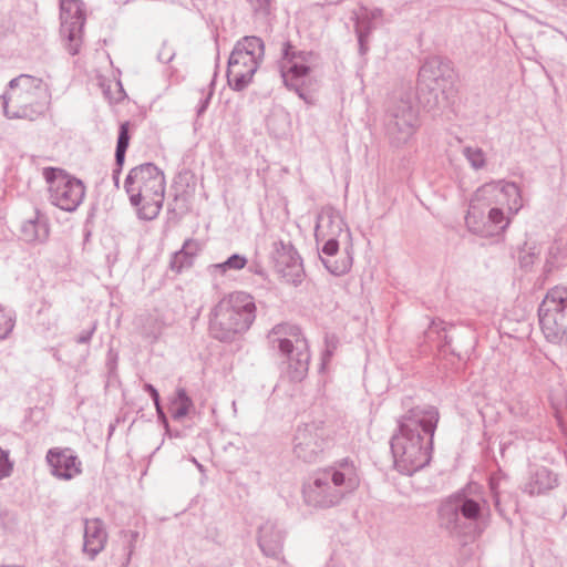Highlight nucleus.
Instances as JSON below:
<instances>
[{
  "label": "nucleus",
  "instance_id": "1",
  "mask_svg": "<svg viewBox=\"0 0 567 567\" xmlns=\"http://www.w3.org/2000/svg\"><path fill=\"white\" fill-rule=\"evenodd\" d=\"M411 398L402 401L406 412L398 420V431L390 440L394 466L404 475H412L429 465L440 421L437 408L430 404L411 405Z\"/></svg>",
  "mask_w": 567,
  "mask_h": 567
},
{
  "label": "nucleus",
  "instance_id": "2",
  "mask_svg": "<svg viewBox=\"0 0 567 567\" xmlns=\"http://www.w3.org/2000/svg\"><path fill=\"white\" fill-rule=\"evenodd\" d=\"M515 215L522 208V196L515 183H489L480 187L470 200L465 216L467 229L482 237H491L504 231L511 223L503 207Z\"/></svg>",
  "mask_w": 567,
  "mask_h": 567
},
{
  "label": "nucleus",
  "instance_id": "3",
  "mask_svg": "<svg viewBox=\"0 0 567 567\" xmlns=\"http://www.w3.org/2000/svg\"><path fill=\"white\" fill-rule=\"evenodd\" d=\"M491 506L483 486L470 483L444 499L439 507L440 526L453 537L473 539L488 524Z\"/></svg>",
  "mask_w": 567,
  "mask_h": 567
},
{
  "label": "nucleus",
  "instance_id": "4",
  "mask_svg": "<svg viewBox=\"0 0 567 567\" xmlns=\"http://www.w3.org/2000/svg\"><path fill=\"white\" fill-rule=\"evenodd\" d=\"M359 486V476L352 461L343 458L336 465L317 471L302 488L305 502L312 507L336 506Z\"/></svg>",
  "mask_w": 567,
  "mask_h": 567
},
{
  "label": "nucleus",
  "instance_id": "5",
  "mask_svg": "<svg viewBox=\"0 0 567 567\" xmlns=\"http://www.w3.org/2000/svg\"><path fill=\"white\" fill-rule=\"evenodd\" d=\"M1 103L7 118L35 121L50 104V91L42 79L20 74L9 82Z\"/></svg>",
  "mask_w": 567,
  "mask_h": 567
},
{
  "label": "nucleus",
  "instance_id": "6",
  "mask_svg": "<svg viewBox=\"0 0 567 567\" xmlns=\"http://www.w3.org/2000/svg\"><path fill=\"white\" fill-rule=\"evenodd\" d=\"M255 319L256 305L252 296L244 291H235L213 308L209 332L214 339L229 342L245 333Z\"/></svg>",
  "mask_w": 567,
  "mask_h": 567
},
{
  "label": "nucleus",
  "instance_id": "7",
  "mask_svg": "<svg viewBox=\"0 0 567 567\" xmlns=\"http://www.w3.org/2000/svg\"><path fill=\"white\" fill-rule=\"evenodd\" d=\"M267 339L271 348H277L279 354L286 359L290 380H303L309 370L310 352L308 340L300 327L289 322L278 323L268 332Z\"/></svg>",
  "mask_w": 567,
  "mask_h": 567
},
{
  "label": "nucleus",
  "instance_id": "8",
  "mask_svg": "<svg viewBox=\"0 0 567 567\" xmlns=\"http://www.w3.org/2000/svg\"><path fill=\"white\" fill-rule=\"evenodd\" d=\"M264 55L265 44L258 37L247 35L236 42L227 66V81L234 91H243L250 84Z\"/></svg>",
  "mask_w": 567,
  "mask_h": 567
},
{
  "label": "nucleus",
  "instance_id": "9",
  "mask_svg": "<svg viewBox=\"0 0 567 567\" xmlns=\"http://www.w3.org/2000/svg\"><path fill=\"white\" fill-rule=\"evenodd\" d=\"M313 53L311 51L296 50L289 42H285L281 49V58L278 62V69L285 86L297 93L306 103L310 104L309 78L310 63Z\"/></svg>",
  "mask_w": 567,
  "mask_h": 567
},
{
  "label": "nucleus",
  "instance_id": "10",
  "mask_svg": "<svg viewBox=\"0 0 567 567\" xmlns=\"http://www.w3.org/2000/svg\"><path fill=\"white\" fill-rule=\"evenodd\" d=\"M545 338L551 343L567 344V287H554L538 307Z\"/></svg>",
  "mask_w": 567,
  "mask_h": 567
},
{
  "label": "nucleus",
  "instance_id": "11",
  "mask_svg": "<svg viewBox=\"0 0 567 567\" xmlns=\"http://www.w3.org/2000/svg\"><path fill=\"white\" fill-rule=\"evenodd\" d=\"M124 188L134 207H138L143 199L159 200L165 192V177L163 172L153 163H144L130 171Z\"/></svg>",
  "mask_w": 567,
  "mask_h": 567
},
{
  "label": "nucleus",
  "instance_id": "12",
  "mask_svg": "<svg viewBox=\"0 0 567 567\" xmlns=\"http://www.w3.org/2000/svg\"><path fill=\"white\" fill-rule=\"evenodd\" d=\"M42 174L49 185L51 203L66 212L75 210L85 196L83 182L56 167H45Z\"/></svg>",
  "mask_w": 567,
  "mask_h": 567
},
{
  "label": "nucleus",
  "instance_id": "13",
  "mask_svg": "<svg viewBox=\"0 0 567 567\" xmlns=\"http://www.w3.org/2000/svg\"><path fill=\"white\" fill-rule=\"evenodd\" d=\"M386 135L394 146L410 141L417 127V112L409 97L393 101L384 118Z\"/></svg>",
  "mask_w": 567,
  "mask_h": 567
},
{
  "label": "nucleus",
  "instance_id": "14",
  "mask_svg": "<svg viewBox=\"0 0 567 567\" xmlns=\"http://www.w3.org/2000/svg\"><path fill=\"white\" fill-rule=\"evenodd\" d=\"M84 4L80 0H61L60 2V35L64 48L71 55L80 52L83 43L85 24Z\"/></svg>",
  "mask_w": 567,
  "mask_h": 567
},
{
  "label": "nucleus",
  "instance_id": "15",
  "mask_svg": "<svg viewBox=\"0 0 567 567\" xmlns=\"http://www.w3.org/2000/svg\"><path fill=\"white\" fill-rule=\"evenodd\" d=\"M454 71L451 62L439 56L427 59L419 71L417 90L420 93L427 90L433 95L435 103L439 93L444 94L453 84Z\"/></svg>",
  "mask_w": 567,
  "mask_h": 567
},
{
  "label": "nucleus",
  "instance_id": "16",
  "mask_svg": "<svg viewBox=\"0 0 567 567\" xmlns=\"http://www.w3.org/2000/svg\"><path fill=\"white\" fill-rule=\"evenodd\" d=\"M326 435V431L315 423L299 426L293 437L295 455L308 463L318 461L328 445Z\"/></svg>",
  "mask_w": 567,
  "mask_h": 567
},
{
  "label": "nucleus",
  "instance_id": "17",
  "mask_svg": "<svg viewBox=\"0 0 567 567\" xmlns=\"http://www.w3.org/2000/svg\"><path fill=\"white\" fill-rule=\"evenodd\" d=\"M271 259L277 274L288 284L297 286L303 277L302 260L291 244L274 243Z\"/></svg>",
  "mask_w": 567,
  "mask_h": 567
},
{
  "label": "nucleus",
  "instance_id": "18",
  "mask_svg": "<svg viewBox=\"0 0 567 567\" xmlns=\"http://www.w3.org/2000/svg\"><path fill=\"white\" fill-rule=\"evenodd\" d=\"M286 532L276 522L267 520L258 528L257 543L264 556L274 559L277 567H290L282 555Z\"/></svg>",
  "mask_w": 567,
  "mask_h": 567
},
{
  "label": "nucleus",
  "instance_id": "19",
  "mask_svg": "<svg viewBox=\"0 0 567 567\" xmlns=\"http://www.w3.org/2000/svg\"><path fill=\"white\" fill-rule=\"evenodd\" d=\"M47 462L51 468L52 475L60 480H72L82 472L81 461L69 447L50 449L47 453Z\"/></svg>",
  "mask_w": 567,
  "mask_h": 567
},
{
  "label": "nucleus",
  "instance_id": "20",
  "mask_svg": "<svg viewBox=\"0 0 567 567\" xmlns=\"http://www.w3.org/2000/svg\"><path fill=\"white\" fill-rule=\"evenodd\" d=\"M107 533L104 523L99 519H86L84 524L83 551L94 559L105 547Z\"/></svg>",
  "mask_w": 567,
  "mask_h": 567
},
{
  "label": "nucleus",
  "instance_id": "21",
  "mask_svg": "<svg viewBox=\"0 0 567 567\" xmlns=\"http://www.w3.org/2000/svg\"><path fill=\"white\" fill-rule=\"evenodd\" d=\"M343 220L332 207H323L317 215L315 236L317 241L338 237L343 230Z\"/></svg>",
  "mask_w": 567,
  "mask_h": 567
},
{
  "label": "nucleus",
  "instance_id": "22",
  "mask_svg": "<svg viewBox=\"0 0 567 567\" xmlns=\"http://www.w3.org/2000/svg\"><path fill=\"white\" fill-rule=\"evenodd\" d=\"M557 485V476L545 466H535L530 470L523 491L530 496L544 494Z\"/></svg>",
  "mask_w": 567,
  "mask_h": 567
},
{
  "label": "nucleus",
  "instance_id": "23",
  "mask_svg": "<svg viewBox=\"0 0 567 567\" xmlns=\"http://www.w3.org/2000/svg\"><path fill=\"white\" fill-rule=\"evenodd\" d=\"M21 237L27 243H44L49 237L48 218L35 210L34 217L22 223Z\"/></svg>",
  "mask_w": 567,
  "mask_h": 567
},
{
  "label": "nucleus",
  "instance_id": "24",
  "mask_svg": "<svg viewBox=\"0 0 567 567\" xmlns=\"http://www.w3.org/2000/svg\"><path fill=\"white\" fill-rule=\"evenodd\" d=\"M130 124L124 122L120 125L117 143L115 148V168L113 171V182L116 188L120 187V175L125 161V154L130 145Z\"/></svg>",
  "mask_w": 567,
  "mask_h": 567
},
{
  "label": "nucleus",
  "instance_id": "25",
  "mask_svg": "<svg viewBox=\"0 0 567 567\" xmlns=\"http://www.w3.org/2000/svg\"><path fill=\"white\" fill-rule=\"evenodd\" d=\"M193 408V401L187 395V392L183 388H178L176 396L171 404V414L175 421H179L185 417L189 410Z\"/></svg>",
  "mask_w": 567,
  "mask_h": 567
},
{
  "label": "nucleus",
  "instance_id": "26",
  "mask_svg": "<svg viewBox=\"0 0 567 567\" xmlns=\"http://www.w3.org/2000/svg\"><path fill=\"white\" fill-rule=\"evenodd\" d=\"M542 246L536 243H525L518 254V262L520 268L529 270L539 259Z\"/></svg>",
  "mask_w": 567,
  "mask_h": 567
},
{
  "label": "nucleus",
  "instance_id": "27",
  "mask_svg": "<svg viewBox=\"0 0 567 567\" xmlns=\"http://www.w3.org/2000/svg\"><path fill=\"white\" fill-rule=\"evenodd\" d=\"M248 260L240 254H233L225 261L210 266L212 274L225 275L229 270H241L246 267Z\"/></svg>",
  "mask_w": 567,
  "mask_h": 567
},
{
  "label": "nucleus",
  "instance_id": "28",
  "mask_svg": "<svg viewBox=\"0 0 567 567\" xmlns=\"http://www.w3.org/2000/svg\"><path fill=\"white\" fill-rule=\"evenodd\" d=\"M354 29L357 37H370L371 32L375 29V24L371 21L368 14V8H361L359 13H355Z\"/></svg>",
  "mask_w": 567,
  "mask_h": 567
},
{
  "label": "nucleus",
  "instance_id": "29",
  "mask_svg": "<svg viewBox=\"0 0 567 567\" xmlns=\"http://www.w3.org/2000/svg\"><path fill=\"white\" fill-rule=\"evenodd\" d=\"M158 197H159V200H155V199H143L142 200V203H144V204L138 209L140 218L151 220L159 214L162 206H163L164 195H161Z\"/></svg>",
  "mask_w": 567,
  "mask_h": 567
},
{
  "label": "nucleus",
  "instance_id": "30",
  "mask_svg": "<svg viewBox=\"0 0 567 567\" xmlns=\"http://www.w3.org/2000/svg\"><path fill=\"white\" fill-rule=\"evenodd\" d=\"M321 261L327 268V270L334 276L344 275L351 268L350 257L343 258L342 260H332L331 258L321 257Z\"/></svg>",
  "mask_w": 567,
  "mask_h": 567
},
{
  "label": "nucleus",
  "instance_id": "31",
  "mask_svg": "<svg viewBox=\"0 0 567 567\" xmlns=\"http://www.w3.org/2000/svg\"><path fill=\"white\" fill-rule=\"evenodd\" d=\"M463 154L474 169H481L485 166V153L482 148L466 146Z\"/></svg>",
  "mask_w": 567,
  "mask_h": 567
},
{
  "label": "nucleus",
  "instance_id": "32",
  "mask_svg": "<svg viewBox=\"0 0 567 567\" xmlns=\"http://www.w3.org/2000/svg\"><path fill=\"white\" fill-rule=\"evenodd\" d=\"M123 535L126 538L125 547H124V549L126 550V556L122 564V567H127L131 561L132 555L135 550L136 543L140 537V533L136 530H127V532H123Z\"/></svg>",
  "mask_w": 567,
  "mask_h": 567
},
{
  "label": "nucleus",
  "instance_id": "33",
  "mask_svg": "<svg viewBox=\"0 0 567 567\" xmlns=\"http://www.w3.org/2000/svg\"><path fill=\"white\" fill-rule=\"evenodd\" d=\"M193 259L189 256H185V251H176L169 262L171 269L181 272L184 268L190 267Z\"/></svg>",
  "mask_w": 567,
  "mask_h": 567
},
{
  "label": "nucleus",
  "instance_id": "34",
  "mask_svg": "<svg viewBox=\"0 0 567 567\" xmlns=\"http://www.w3.org/2000/svg\"><path fill=\"white\" fill-rule=\"evenodd\" d=\"M256 17L266 18L270 14L271 0H248Z\"/></svg>",
  "mask_w": 567,
  "mask_h": 567
},
{
  "label": "nucleus",
  "instance_id": "35",
  "mask_svg": "<svg viewBox=\"0 0 567 567\" xmlns=\"http://www.w3.org/2000/svg\"><path fill=\"white\" fill-rule=\"evenodd\" d=\"M14 327L13 319L0 309V340L6 339Z\"/></svg>",
  "mask_w": 567,
  "mask_h": 567
},
{
  "label": "nucleus",
  "instance_id": "36",
  "mask_svg": "<svg viewBox=\"0 0 567 567\" xmlns=\"http://www.w3.org/2000/svg\"><path fill=\"white\" fill-rule=\"evenodd\" d=\"M176 55V51L174 48L167 42L164 41L157 52V61L161 63H168L171 62Z\"/></svg>",
  "mask_w": 567,
  "mask_h": 567
},
{
  "label": "nucleus",
  "instance_id": "37",
  "mask_svg": "<svg viewBox=\"0 0 567 567\" xmlns=\"http://www.w3.org/2000/svg\"><path fill=\"white\" fill-rule=\"evenodd\" d=\"M214 86H215V81L214 79L212 80L210 84H209V90L207 91V93L200 99L199 101V104L197 106V115L200 116L202 114H204V112L207 110L209 103H210V100H212V96L214 94Z\"/></svg>",
  "mask_w": 567,
  "mask_h": 567
},
{
  "label": "nucleus",
  "instance_id": "38",
  "mask_svg": "<svg viewBox=\"0 0 567 567\" xmlns=\"http://www.w3.org/2000/svg\"><path fill=\"white\" fill-rule=\"evenodd\" d=\"M12 464L9 461V453L0 449V478L10 475Z\"/></svg>",
  "mask_w": 567,
  "mask_h": 567
},
{
  "label": "nucleus",
  "instance_id": "39",
  "mask_svg": "<svg viewBox=\"0 0 567 567\" xmlns=\"http://www.w3.org/2000/svg\"><path fill=\"white\" fill-rule=\"evenodd\" d=\"M498 487H499V478L492 476L489 478V489H491V493H492V496H493L495 508L497 509V512L499 514H503V511H502L501 505H499V491H498Z\"/></svg>",
  "mask_w": 567,
  "mask_h": 567
},
{
  "label": "nucleus",
  "instance_id": "40",
  "mask_svg": "<svg viewBox=\"0 0 567 567\" xmlns=\"http://www.w3.org/2000/svg\"><path fill=\"white\" fill-rule=\"evenodd\" d=\"M326 243L322 246L321 251L327 255L329 258L333 257L339 250V243L337 237H328L326 238Z\"/></svg>",
  "mask_w": 567,
  "mask_h": 567
},
{
  "label": "nucleus",
  "instance_id": "41",
  "mask_svg": "<svg viewBox=\"0 0 567 567\" xmlns=\"http://www.w3.org/2000/svg\"><path fill=\"white\" fill-rule=\"evenodd\" d=\"M179 251H185V256H189L190 259H194V256L196 255L197 251L196 241L192 239L186 240Z\"/></svg>",
  "mask_w": 567,
  "mask_h": 567
},
{
  "label": "nucleus",
  "instance_id": "42",
  "mask_svg": "<svg viewBox=\"0 0 567 567\" xmlns=\"http://www.w3.org/2000/svg\"><path fill=\"white\" fill-rule=\"evenodd\" d=\"M154 405H155V409H156V413H157V416H158V420L159 422L164 425L165 430L167 432H169V424H168V420H167V416L166 414L164 413V410L161 405V400H158L157 402H154Z\"/></svg>",
  "mask_w": 567,
  "mask_h": 567
},
{
  "label": "nucleus",
  "instance_id": "43",
  "mask_svg": "<svg viewBox=\"0 0 567 567\" xmlns=\"http://www.w3.org/2000/svg\"><path fill=\"white\" fill-rule=\"evenodd\" d=\"M95 329H96V323H93V326L89 330L82 331L78 336L76 342L78 343H87V342H90V340H91Z\"/></svg>",
  "mask_w": 567,
  "mask_h": 567
},
{
  "label": "nucleus",
  "instance_id": "44",
  "mask_svg": "<svg viewBox=\"0 0 567 567\" xmlns=\"http://www.w3.org/2000/svg\"><path fill=\"white\" fill-rule=\"evenodd\" d=\"M358 38V44H359V53L361 55L367 54L369 51V37H357Z\"/></svg>",
  "mask_w": 567,
  "mask_h": 567
},
{
  "label": "nucleus",
  "instance_id": "45",
  "mask_svg": "<svg viewBox=\"0 0 567 567\" xmlns=\"http://www.w3.org/2000/svg\"><path fill=\"white\" fill-rule=\"evenodd\" d=\"M143 389L145 392H147L151 395L153 402H157L159 400V393L153 384L145 383L143 385Z\"/></svg>",
  "mask_w": 567,
  "mask_h": 567
},
{
  "label": "nucleus",
  "instance_id": "46",
  "mask_svg": "<svg viewBox=\"0 0 567 567\" xmlns=\"http://www.w3.org/2000/svg\"><path fill=\"white\" fill-rule=\"evenodd\" d=\"M334 349H336V343L330 342V341L327 340V349H326V351L323 352V355H322V364H326L330 360V358L333 354V350Z\"/></svg>",
  "mask_w": 567,
  "mask_h": 567
},
{
  "label": "nucleus",
  "instance_id": "47",
  "mask_svg": "<svg viewBox=\"0 0 567 567\" xmlns=\"http://www.w3.org/2000/svg\"><path fill=\"white\" fill-rule=\"evenodd\" d=\"M249 271L254 272L262 278H265V276H266L264 268L258 264L250 265Z\"/></svg>",
  "mask_w": 567,
  "mask_h": 567
},
{
  "label": "nucleus",
  "instance_id": "48",
  "mask_svg": "<svg viewBox=\"0 0 567 567\" xmlns=\"http://www.w3.org/2000/svg\"><path fill=\"white\" fill-rule=\"evenodd\" d=\"M368 14L370 16L371 21L374 23L375 20L381 18L382 10L379 9V8H375V9H372V10L368 9Z\"/></svg>",
  "mask_w": 567,
  "mask_h": 567
},
{
  "label": "nucleus",
  "instance_id": "49",
  "mask_svg": "<svg viewBox=\"0 0 567 567\" xmlns=\"http://www.w3.org/2000/svg\"><path fill=\"white\" fill-rule=\"evenodd\" d=\"M551 268H553V262H551V261H550V259L548 258V259L546 260L545 266H544V272H549V271L551 270Z\"/></svg>",
  "mask_w": 567,
  "mask_h": 567
},
{
  "label": "nucleus",
  "instance_id": "50",
  "mask_svg": "<svg viewBox=\"0 0 567 567\" xmlns=\"http://www.w3.org/2000/svg\"><path fill=\"white\" fill-rule=\"evenodd\" d=\"M559 248L558 247H555V246H551L548 250V255L549 257H555L556 254L558 252Z\"/></svg>",
  "mask_w": 567,
  "mask_h": 567
},
{
  "label": "nucleus",
  "instance_id": "51",
  "mask_svg": "<svg viewBox=\"0 0 567 567\" xmlns=\"http://www.w3.org/2000/svg\"><path fill=\"white\" fill-rule=\"evenodd\" d=\"M444 322L443 321H440V322H436V321H432L431 323V330H433L434 328H437L439 326L443 324Z\"/></svg>",
  "mask_w": 567,
  "mask_h": 567
},
{
  "label": "nucleus",
  "instance_id": "52",
  "mask_svg": "<svg viewBox=\"0 0 567 567\" xmlns=\"http://www.w3.org/2000/svg\"><path fill=\"white\" fill-rule=\"evenodd\" d=\"M165 432H166V434H167V435H169V436H175V437H178V436H179V432H178V431H176V432H172V431L169 430V432H167V431L165 430Z\"/></svg>",
  "mask_w": 567,
  "mask_h": 567
},
{
  "label": "nucleus",
  "instance_id": "53",
  "mask_svg": "<svg viewBox=\"0 0 567 567\" xmlns=\"http://www.w3.org/2000/svg\"><path fill=\"white\" fill-rule=\"evenodd\" d=\"M9 515V513L7 511H3L0 513V520L3 523L4 522V518Z\"/></svg>",
  "mask_w": 567,
  "mask_h": 567
},
{
  "label": "nucleus",
  "instance_id": "54",
  "mask_svg": "<svg viewBox=\"0 0 567 567\" xmlns=\"http://www.w3.org/2000/svg\"><path fill=\"white\" fill-rule=\"evenodd\" d=\"M193 462L197 465V468H198L199 471H203V470H204V468H203V465H202V464H199L195 458H193Z\"/></svg>",
  "mask_w": 567,
  "mask_h": 567
},
{
  "label": "nucleus",
  "instance_id": "55",
  "mask_svg": "<svg viewBox=\"0 0 567 567\" xmlns=\"http://www.w3.org/2000/svg\"><path fill=\"white\" fill-rule=\"evenodd\" d=\"M444 339H445V343L450 344L451 340L449 339L447 334L444 336Z\"/></svg>",
  "mask_w": 567,
  "mask_h": 567
},
{
  "label": "nucleus",
  "instance_id": "56",
  "mask_svg": "<svg viewBox=\"0 0 567 567\" xmlns=\"http://www.w3.org/2000/svg\"><path fill=\"white\" fill-rule=\"evenodd\" d=\"M564 1H565V2H566V4H567V0H564Z\"/></svg>",
  "mask_w": 567,
  "mask_h": 567
}]
</instances>
